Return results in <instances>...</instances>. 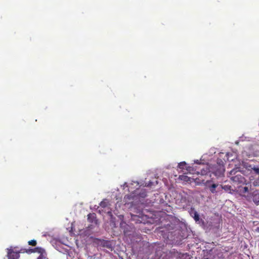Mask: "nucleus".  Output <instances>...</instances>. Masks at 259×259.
<instances>
[{
	"label": "nucleus",
	"instance_id": "nucleus-13",
	"mask_svg": "<svg viewBox=\"0 0 259 259\" xmlns=\"http://www.w3.org/2000/svg\"><path fill=\"white\" fill-rule=\"evenodd\" d=\"M250 180L252 182V184L254 186H259V176L257 180H253V179L250 177Z\"/></svg>",
	"mask_w": 259,
	"mask_h": 259
},
{
	"label": "nucleus",
	"instance_id": "nucleus-21",
	"mask_svg": "<svg viewBox=\"0 0 259 259\" xmlns=\"http://www.w3.org/2000/svg\"><path fill=\"white\" fill-rule=\"evenodd\" d=\"M230 155H232V154H229V153H227V154H226V156L227 157V160H228V161H230V160L233 161V160H234V159H233V158H232V159H230Z\"/></svg>",
	"mask_w": 259,
	"mask_h": 259
},
{
	"label": "nucleus",
	"instance_id": "nucleus-3",
	"mask_svg": "<svg viewBox=\"0 0 259 259\" xmlns=\"http://www.w3.org/2000/svg\"><path fill=\"white\" fill-rule=\"evenodd\" d=\"M109 202L106 199L104 200L100 203L101 207L105 209V212H106L111 217V219H112V214L111 213V209L109 206Z\"/></svg>",
	"mask_w": 259,
	"mask_h": 259
},
{
	"label": "nucleus",
	"instance_id": "nucleus-27",
	"mask_svg": "<svg viewBox=\"0 0 259 259\" xmlns=\"http://www.w3.org/2000/svg\"><path fill=\"white\" fill-rule=\"evenodd\" d=\"M124 186H126V187H128V185H127V184L126 183H124Z\"/></svg>",
	"mask_w": 259,
	"mask_h": 259
},
{
	"label": "nucleus",
	"instance_id": "nucleus-12",
	"mask_svg": "<svg viewBox=\"0 0 259 259\" xmlns=\"http://www.w3.org/2000/svg\"><path fill=\"white\" fill-rule=\"evenodd\" d=\"M252 199L255 204H259V193L258 192L253 194Z\"/></svg>",
	"mask_w": 259,
	"mask_h": 259
},
{
	"label": "nucleus",
	"instance_id": "nucleus-19",
	"mask_svg": "<svg viewBox=\"0 0 259 259\" xmlns=\"http://www.w3.org/2000/svg\"><path fill=\"white\" fill-rule=\"evenodd\" d=\"M146 196V194L145 191H143L142 193H140L139 197L144 198Z\"/></svg>",
	"mask_w": 259,
	"mask_h": 259
},
{
	"label": "nucleus",
	"instance_id": "nucleus-24",
	"mask_svg": "<svg viewBox=\"0 0 259 259\" xmlns=\"http://www.w3.org/2000/svg\"><path fill=\"white\" fill-rule=\"evenodd\" d=\"M194 163H195L196 164H200V162H199V161L198 160H195Z\"/></svg>",
	"mask_w": 259,
	"mask_h": 259
},
{
	"label": "nucleus",
	"instance_id": "nucleus-29",
	"mask_svg": "<svg viewBox=\"0 0 259 259\" xmlns=\"http://www.w3.org/2000/svg\"><path fill=\"white\" fill-rule=\"evenodd\" d=\"M236 144H238V142H236Z\"/></svg>",
	"mask_w": 259,
	"mask_h": 259
},
{
	"label": "nucleus",
	"instance_id": "nucleus-11",
	"mask_svg": "<svg viewBox=\"0 0 259 259\" xmlns=\"http://www.w3.org/2000/svg\"><path fill=\"white\" fill-rule=\"evenodd\" d=\"M95 213H90L88 215V219L89 222L94 223L95 224H97V220L95 219Z\"/></svg>",
	"mask_w": 259,
	"mask_h": 259
},
{
	"label": "nucleus",
	"instance_id": "nucleus-20",
	"mask_svg": "<svg viewBox=\"0 0 259 259\" xmlns=\"http://www.w3.org/2000/svg\"><path fill=\"white\" fill-rule=\"evenodd\" d=\"M153 183H154L153 182L149 181L148 184H146L145 185V186H147V187L151 186H152L153 185Z\"/></svg>",
	"mask_w": 259,
	"mask_h": 259
},
{
	"label": "nucleus",
	"instance_id": "nucleus-28",
	"mask_svg": "<svg viewBox=\"0 0 259 259\" xmlns=\"http://www.w3.org/2000/svg\"><path fill=\"white\" fill-rule=\"evenodd\" d=\"M252 154V153H249V154H248V156H250Z\"/></svg>",
	"mask_w": 259,
	"mask_h": 259
},
{
	"label": "nucleus",
	"instance_id": "nucleus-4",
	"mask_svg": "<svg viewBox=\"0 0 259 259\" xmlns=\"http://www.w3.org/2000/svg\"><path fill=\"white\" fill-rule=\"evenodd\" d=\"M244 166L245 167L247 170L250 171L252 174H256L259 176V168L258 167L245 163L244 164Z\"/></svg>",
	"mask_w": 259,
	"mask_h": 259
},
{
	"label": "nucleus",
	"instance_id": "nucleus-23",
	"mask_svg": "<svg viewBox=\"0 0 259 259\" xmlns=\"http://www.w3.org/2000/svg\"><path fill=\"white\" fill-rule=\"evenodd\" d=\"M243 190H244V192H248V187H244L243 188Z\"/></svg>",
	"mask_w": 259,
	"mask_h": 259
},
{
	"label": "nucleus",
	"instance_id": "nucleus-30",
	"mask_svg": "<svg viewBox=\"0 0 259 259\" xmlns=\"http://www.w3.org/2000/svg\"><path fill=\"white\" fill-rule=\"evenodd\" d=\"M203 259H208V258H204Z\"/></svg>",
	"mask_w": 259,
	"mask_h": 259
},
{
	"label": "nucleus",
	"instance_id": "nucleus-18",
	"mask_svg": "<svg viewBox=\"0 0 259 259\" xmlns=\"http://www.w3.org/2000/svg\"><path fill=\"white\" fill-rule=\"evenodd\" d=\"M29 245L35 246L36 244V242L34 240H32L28 241Z\"/></svg>",
	"mask_w": 259,
	"mask_h": 259
},
{
	"label": "nucleus",
	"instance_id": "nucleus-17",
	"mask_svg": "<svg viewBox=\"0 0 259 259\" xmlns=\"http://www.w3.org/2000/svg\"><path fill=\"white\" fill-rule=\"evenodd\" d=\"M222 188L226 192H230L231 191V186L228 185L222 186Z\"/></svg>",
	"mask_w": 259,
	"mask_h": 259
},
{
	"label": "nucleus",
	"instance_id": "nucleus-1",
	"mask_svg": "<svg viewBox=\"0 0 259 259\" xmlns=\"http://www.w3.org/2000/svg\"><path fill=\"white\" fill-rule=\"evenodd\" d=\"M239 167H236L231 170L229 174L228 177L230 178L233 183L235 185L244 184L245 183V180L242 175L240 174L236 175L239 171Z\"/></svg>",
	"mask_w": 259,
	"mask_h": 259
},
{
	"label": "nucleus",
	"instance_id": "nucleus-8",
	"mask_svg": "<svg viewBox=\"0 0 259 259\" xmlns=\"http://www.w3.org/2000/svg\"><path fill=\"white\" fill-rule=\"evenodd\" d=\"M190 214L196 222L199 221V215L194 209H191L190 211Z\"/></svg>",
	"mask_w": 259,
	"mask_h": 259
},
{
	"label": "nucleus",
	"instance_id": "nucleus-7",
	"mask_svg": "<svg viewBox=\"0 0 259 259\" xmlns=\"http://www.w3.org/2000/svg\"><path fill=\"white\" fill-rule=\"evenodd\" d=\"M35 249L36 250V251L40 253V255L37 257V259H48L46 257V253L43 249L37 248Z\"/></svg>",
	"mask_w": 259,
	"mask_h": 259
},
{
	"label": "nucleus",
	"instance_id": "nucleus-16",
	"mask_svg": "<svg viewBox=\"0 0 259 259\" xmlns=\"http://www.w3.org/2000/svg\"><path fill=\"white\" fill-rule=\"evenodd\" d=\"M187 163L185 161L181 162L178 164V167L180 169H184L186 166Z\"/></svg>",
	"mask_w": 259,
	"mask_h": 259
},
{
	"label": "nucleus",
	"instance_id": "nucleus-14",
	"mask_svg": "<svg viewBox=\"0 0 259 259\" xmlns=\"http://www.w3.org/2000/svg\"><path fill=\"white\" fill-rule=\"evenodd\" d=\"M180 179L182 180V181H185V182H189V181H190V178H189L188 176H185V175H182V176H180Z\"/></svg>",
	"mask_w": 259,
	"mask_h": 259
},
{
	"label": "nucleus",
	"instance_id": "nucleus-22",
	"mask_svg": "<svg viewBox=\"0 0 259 259\" xmlns=\"http://www.w3.org/2000/svg\"><path fill=\"white\" fill-rule=\"evenodd\" d=\"M192 169L193 168L191 166H189L186 167V170L190 172H191V170H192Z\"/></svg>",
	"mask_w": 259,
	"mask_h": 259
},
{
	"label": "nucleus",
	"instance_id": "nucleus-2",
	"mask_svg": "<svg viewBox=\"0 0 259 259\" xmlns=\"http://www.w3.org/2000/svg\"><path fill=\"white\" fill-rule=\"evenodd\" d=\"M7 256L8 259H19L20 257L19 253L22 250L19 249L17 246H11L10 248H7Z\"/></svg>",
	"mask_w": 259,
	"mask_h": 259
},
{
	"label": "nucleus",
	"instance_id": "nucleus-5",
	"mask_svg": "<svg viewBox=\"0 0 259 259\" xmlns=\"http://www.w3.org/2000/svg\"><path fill=\"white\" fill-rule=\"evenodd\" d=\"M138 196H136V195H126L124 198V201L125 202V203H133V201H130L131 200H136Z\"/></svg>",
	"mask_w": 259,
	"mask_h": 259
},
{
	"label": "nucleus",
	"instance_id": "nucleus-10",
	"mask_svg": "<svg viewBox=\"0 0 259 259\" xmlns=\"http://www.w3.org/2000/svg\"><path fill=\"white\" fill-rule=\"evenodd\" d=\"M219 166H220L219 169L214 172V175L215 176H219V177L223 175V174L225 171V169L223 165H219Z\"/></svg>",
	"mask_w": 259,
	"mask_h": 259
},
{
	"label": "nucleus",
	"instance_id": "nucleus-26",
	"mask_svg": "<svg viewBox=\"0 0 259 259\" xmlns=\"http://www.w3.org/2000/svg\"><path fill=\"white\" fill-rule=\"evenodd\" d=\"M243 154L244 155L245 154H246L247 156L248 155V154H247V153L245 151H244V152H243Z\"/></svg>",
	"mask_w": 259,
	"mask_h": 259
},
{
	"label": "nucleus",
	"instance_id": "nucleus-25",
	"mask_svg": "<svg viewBox=\"0 0 259 259\" xmlns=\"http://www.w3.org/2000/svg\"><path fill=\"white\" fill-rule=\"evenodd\" d=\"M133 183H132V184H131L132 185H133V184H134H134H137V185H139V184H140V183H139V182H133Z\"/></svg>",
	"mask_w": 259,
	"mask_h": 259
},
{
	"label": "nucleus",
	"instance_id": "nucleus-15",
	"mask_svg": "<svg viewBox=\"0 0 259 259\" xmlns=\"http://www.w3.org/2000/svg\"><path fill=\"white\" fill-rule=\"evenodd\" d=\"M218 186V185L217 184H213L210 186L209 189L211 193H216L215 188L217 187Z\"/></svg>",
	"mask_w": 259,
	"mask_h": 259
},
{
	"label": "nucleus",
	"instance_id": "nucleus-9",
	"mask_svg": "<svg viewBox=\"0 0 259 259\" xmlns=\"http://www.w3.org/2000/svg\"><path fill=\"white\" fill-rule=\"evenodd\" d=\"M210 171L209 167L208 165H205L204 167L201 169L200 172H198V174H200L201 175H205L208 172Z\"/></svg>",
	"mask_w": 259,
	"mask_h": 259
},
{
	"label": "nucleus",
	"instance_id": "nucleus-6",
	"mask_svg": "<svg viewBox=\"0 0 259 259\" xmlns=\"http://www.w3.org/2000/svg\"><path fill=\"white\" fill-rule=\"evenodd\" d=\"M98 244L103 246L105 247L108 249H111L112 248V245L110 242L106 240H98Z\"/></svg>",
	"mask_w": 259,
	"mask_h": 259
}]
</instances>
